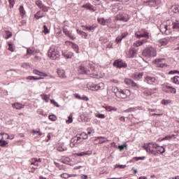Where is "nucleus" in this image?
Masks as SVG:
<instances>
[{
    "label": "nucleus",
    "instance_id": "f257e3e1",
    "mask_svg": "<svg viewBox=\"0 0 179 179\" xmlns=\"http://www.w3.org/2000/svg\"><path fill=\"white\" fill-rule=\"evenodd\" d=\"M143 148L148 153L154 155V156H156L157 153H164V152H166V149H164L163 146H159L157 143L155 142L144 144Z\"/></svg>",
    "mask_w": 179,
    "mask_h": 179
},
{
    "label": "nucleus",
    "instance_id": "f03ea898",
    "mask_svg": "<svg viewBox=\"0 0 179 179\" xmlns=\"http://www.w3.org/2000/svg\"><path fill=\"white\" fill-rule=\"evenodd\" d=\"M87 66L90 69H87V68H86L85 64L81 65L78 68L79 73H80L81 75H90L91 78H97L99 75L96 73L94 66H93V65L91 64H88Z\"/></svg>",
    "mask_w": 179,
    "mask_h": 179
},
{
    "label": "nucleus",
    "instance_id": "7ed1b4c3",
    "mask_svg": "<svg viewBox=\"0 0 179 179\" xmlns=\"http://www.w3.org/2000/svg\"><path fill=\"white\" fill-rule=\"evenodd\" d=\"M114 93L117 99H128L131 96V91L128 89H118L114 90Z\"/></svg>",
    "mask_w": 179,
    "mask_h": 179
},
{
    "label": "nucleus",
    "instance_id": "20e7f679",
    "mask_svg": "<svg viewBox=\"0 0 179 179\" xmlns=\"http://www.w3.org/2000/svg\"><path fill=\"white\" fill-rule=\"evenodd\" d=\"M156 55H157L156 48L152 46L148 47L143 50V56L145 57V58H154Z\"/></svg>",
    "mask_w": 179,
    "mask_h": 179
},
{
    "label": "nucleus",
    "instance_id": "39448f33",
    "mask_svg": "<svg viewBox=\"0 0 179 179\" xmlns=\"http://www.w3.org/2000/svg\"><path fill=\"white\" fill-rule=\"evenodd\" d=\"M160 31L166 36L171 33V21L170 20H166V22L160 25Z\"/></svg>",
    "mask_w": 179,
    "mask_h": 179
},
{
    "label": "nucleus",
    "instance_id": "423d86ee",
    "mask_svg": "<svg viewBox=\"0 0 179 179\" xmlns=\"http://www.w3.org/2000/svg\"><path fill=\"white\" fill-rule=\"evenodd\" d=\"M135 36L136 38H145V40H149L150 38V34L146 29H141L135 33Z\"/></svg>",
    "mask_w": 179,
    "mask_h": 179
},
{
    "label": "nucleus",
    "instance_id": "0eeeda50",
    "mask_svg": "<svg viewBox=\"0 0 179 179\" xmlns=\"http://www.w3.org/2000/svg\"><path fill=\"white\" fill-rule=\"evenodd\" d=\"M48 55L52 59H58L59 58V52L57 48L51 47L48 52Z\"/></svg>",
    "mask_w": 179,
    "mask_h": 179
},
{
    "label": "nucleus",
    "instance_id": "6e6552de",
    "mask_svg": "<svg viewBox=\"0 0 179 179\" xmlns=\"http://www.w3.org/2000/svg\"><path fill=\"white\" fill-rule=\"evenodd\" d=\"M116 19L121 22H128L129 20V15L125 11H120L119 14L117 15Z\"/></svg>",
    "mask_w": 179,
    "mask_h": 179
},
{
    "label": "nucleus",
    "instance_id": "1a4fd4ad",
    "mask_svg": "<svg viewBox=\"0 0 179 179\" xmlns=\"http://www.w3.org/2000/svg\"><path fill=\"white\" fill-rule=\"evenodd\" d=\"M162 92H164V93H168L169 94H176L177 90H176V88L169 85H166L164 84L162 85Z\"/></svg>",
    "mask_w": 179,
    "mask_h": 179
},
{
    "label": "nucleus",
    "instance_id": "9d476101",
    "mask_svg": "<svg viewBox=\"0 0 179 179\" xmlns=\"http://www.w3.org/2000/svg\"><path fill=\"white\" fill-rule=\"evenodd\" d=\"M90 90H92V92H96L97 90H101L103 89H104V83H100L97 85L96 84H92L90 86Z\"/></svg>",
    "mask_w": 179,
    "mask_h": 179
},
{
    "label": "nucleus",
    "instance_id": "9b49d317",
    "mask_svg": "<svg viewBox=\"0 0 179 179\" xmlns=\"http://www.w3.org/2000/svg\"><path fill=\"white\" fill-rule=\"evenodd\" d=\"M35 3L36 6H38L39 9H41L43 12H48V9H50V7L44 6V3H43V1H41V0H36Z\"/></svg>",
    "mask_w": 179,
    "mask_h": 179
},
{
    "label": "nucleus",
    "instance_id": "f8f14e48",
    "mask_svg": "<svg viewBox=\"0 0 179 179\" xmlns=\"http://www.w3.org/2000/svg\"><path fill=\"white\" fill-rule=\"evenodd\" d=\"M113 66H116V68L119 69L127 68V63L122 59H117L114 62Z\"/></svg>",
    "mask_w": 179,
    "mask_h": 179
},
{
    "label": "nucleus",
    "instance_id": "ddd939ff",
    "mask_svg": "<svg viewBox=\"0 0 179 179\" xmlns=\"http://www.w3.org/2000/svg\"><path fill=\"white\" fill-rule=\"evenodd\" d=\"M164 59H156L154 61V64L156 65L157 68H164L166 66V64H164Z\"/></svg>",
    "mask_w": 179,
    "mask_h": 179
},
{
    "label": "nucleus",
    "instance_id": "4468645a",
    "mask_svg": "<svg viewBox=\"0 0 179 179\" xmlns=\"http://www.w3.org/2000/svg\"><path fill=\"white\" fill-rule=\"evenodd\" d=\"M145 82L148 85H157V80L155 77L147 76Z\"/></svg>",
    "mask_w": 179,
    "mask_h": 179
},
{
    "label": "nucleus",
    "instance_id": "2eb2a0df",
    "mask_svg": "<svg viewBox=\"0 0 179 179\" xmlns=\"http://www.w3.org/2000/svg\"><path fill=\"white\" fill-rule=\"evenodd\" d=\"M82 141L80 140L79 137L76 136V137H73L71 138L70 141V148H75L76 145L78 143H80Z\"/></svg>",
    "mask_w": 179,
    "mask_h": 179
},
{
    "label": "nucleus",
    "instance_id": "dca6fc26",
    "mask_svg": "<svg viewBox=\"0 0 179 179\" xmlns=\"http://www.w3.org/2000/svg\"><path fill=\"white\" fill-rule=\"evenodd\" d=\"M83 8L87 9V10H90V12H96V7L91 5L90 3H87L83 6Z\"/></svg>",
    "mask_w": 179,
    "mask_h": 179
},
{
    "label": "nucleus",
    "instance_id": "f3484780",
    "mask_svg": "<svg viewBox=\"0 0 179 179\" xmlns=\"http://www.w3.org/2000/svg\"><path fill=\"white\" fill-rule=\"evenodd\" d=\"M127 58H134L135 55H136V50H134L133 48H130L127 52H126Z\"/></svg>",
    "mask_w": 179,
    "mask_h": 179
},
{
    "label": "nucleus",
    "instance_id": "a211bd4d",
    "mask_svg": "<svg viewBox=\"0 0 179 179\" xmlns=\"http://www.w3.org/2000/svg\"><path fill=\"white\" fill-rule=\"evenodd\" d=\"M148 43L147 39H142L141 41H136L134 43L133 45L134 47H141V45H143V44H146Z\"/></svg>",
    "mask_w": 179,
    "mask_h": 179
},
{
    "label": "nucleus",
    "instance_id": "6ab92c4d",
    "mask_svg": "<svg viewBox=\"0 0 179 179\" xmlns=\"http://www.w3.org/2000/svg\"><path fill=\"white\" fill-rule=\"evenodd\" d=\"M169 44V41L166 38H162L158 41V45L159 47H163V45H167Z\"/></svg>",
    "mask_w": 179,
    "mask_h": 179
},
{
    "label": "nucleus",
    "instance_id": "aec40b11",
    "mask_svg": "<svg viewBox=\"0 0 179 179\" xmlns=\"http://www.w3.org/2000/svg\"><path fill=\"white\" fill-rule=\"evenodd\" d=\"M154 93L153 90L146 89L143 91V94L145 96V97H148V96H152Z\"/></svg>",
    "mask_w": 179,
    "mask_h": 179
},
{
    "label": "nucleus",
    "instance_id": "412c9836",
    "mask_svg": "<svg viewBox=\"0 0 179 179\" xmlns=\"http://www.w3.org/2000/svg\"><path fill=\"white\" fill-rule=\"evenodd\" d=\"M111 23H113L111 18L105 20V26H108V27H110V29H114L115 27L111 24Z\"/></svg>",
    "mask_w": 179,
    "mask_h": 179
},
{
    "label": "nucleus",
    "instance_id": "4be33fe9",
    "mask_svg": "<svg viewBox=\"0 0 179 179\" xmlns=\"http://www.w3.org/2000/svg\"><path fill=\"white\" fill-rule=\"evenodd\" d=\"M33 73H34V75H38V76H44L45 78H47V76H48V74H47L45 73H43V72L36 70V69H34L33 71Z\"/></svg>",
    "mask_w": 179,
    "mask_h": 179
},
{
    "label": "nucleus",
    "instance_id": "5701e85b",
    "mask_svg": "<svg viewBox=\"0 0 179 179\" xmlns=\"http://www.w3.org/2000/svg\"><path fill=\"white\" fill-rule=\"evenodd\" d=\"M76 99H78V100H83L84 101H89V98L86 96H80L79 94H74Z\"/></svg>",
    "mask_w": 179,
    "mask_h": 179
},
{
    "label": "nucleus",
    "instance_id": "b1692460",
    "mask_svg": "<svg viewBox=\"0 0 179 179\" xmlns=\"http://www.w3.org/2000/svg\"><path fill=\"white\" fill-rule=\"evenodd\" d=\"M57 74L59 75V78L62 79H65L66 78V75H65V71L62 69H57Z\"/></svg>",
    "mask_w": 179,
    "mask_h": 179
},
{
    "label": "nucleus",
    "instance_id": "393cba45",
    "mask_svg": "<svg viewBox=\"0 0 179 179\" xmlns=\"http://www.w3.org/2000/svg\"><path fill=\"white\" fill-rule=\"evenodd\" d=\"M35 19L38 20V19H41L42 17H44V13H42L41 10H38L35 15H34Z\"/></svg>",
    "mask_w": 179,
    "mask_h": 179
},
{
    "label": "nucleus",
    "instance_id": "a878e982",
    "mask_svg": "<svg viewBox=\"0 0 179 179\" xmlns=\"http://www.w3.org/2000/svg\"><path fill=\"white\" fill-rule=\"evenodd\" d=\"M0 146L1 148H8V146H9L8 143L3 140V137H1V140H0Z\"/></svg>",
    "mask_w": 179,
    "mask_h": 179
},
{
    "label": "nucleus",
    "instance_id": "bb28decb",
    "mask_svg": "<svg viewBox=\"0 0 179 179\" xmlns=\"http://www.w3.org/2000/svg\"><path fill=\"white\" fill-rule=\"evenodd\" d=\"M143 76V73H135L133 75V79L135 80H139L140 79H142Z\"/></svg>",
    "mask_w": 179,
    "mask_h": 179
},
{
    "label": "nucleus",
    "instance_id": "cd10ccee",
    "mask_svg": "<svg viewBox=\"0 0 179 179\" xmlns=\"http://www.w3.org/2000/svg\"><path fill=\"white\" fill-rule=\"evenodd\" d=\"M98 139H103V141L101 140L99 141V144L106 143V142H108V140L106 138V137H103V136L95 137V141H98Z\"/></svg>",
    "mask_w": 179,
    "mask_h": 179
},
{
    "label": "nucleus",
    "instance_id": "c85d7f7f",
    "mask_svg": "<svg viewBox=\"0 0 179 179\" xmlns=\"http://www.w3.org/2000/svg\"><path fill=\"white\" fill-rule=\"evenodd\" d=\"M150 111L151 113H152L151 114L152 117H155V115H159V116L163 115V113L157 112V109H150Z\"/></svg>",
    "mask_w": 179,
    "mask_h": 179
},
{
    "label": "nucleus",
    "instance_id": "c756f323",
    "mask_svg": "<svg viewBox=\"0 0 179 179\" xmlns=\"http://www.w3.org/2000/svg\"><path fill=\"white\" fill-rule=\"evenodd\" d=\"M26 79L27 80H41V79H43V78H41V77L37 78L36 76H29L27 77Z\"/></svg>",
    "mask_w": 179,
    "mask_h": 179
},
{
    "label": "nucleus",
    "instance_id": "7c9ffc66",
    "mask_svg": "<svg viewBox=\"0 0 179 179\" xmlns=\"http://www.w3.org/2000/svg\"><path fill=\"white\" fill-rule=\"evenodd\" d=\"M69 45L70 47H71V48H73V50H75V51H76V52H78V45H76V44H75V43H72V42H71V41H69Z\"/></svg>",
    "mask_w": 179,
    "mask_h": 179
},
{
    "label": "nucleus",
    "instance_id": "2f4dec72",
    "mask_svg": "<svg viewBox=\"0 0 179 179\" xmlns=\"http://www.w3.org/2000/svg\"><path fill=\"white\" fill-rule=\"evenodd\" d=\"M78 139H87V134L83 132L80 134H78Z\"/></svg>",
    "mask_w": 179,
    "mask_h": 179
},
{
    "label": "nucleus",
    "instance_id": "473e14b6",
    "mask_svg": "<svg viewBox=\"0 0 179 179\" xmlns=\"http://www.w3.org/2000/svg\"><path fill=\"white\" fill-rule=\"evenodd\" d=\"M94 134V129L93 127H89L87 129V134L90 135V136H93Z\"/></svg>",
    "mask_w": 179,
    "mask_h": 179
},
{
    "label": "nucleus",
    "instance_id": "72a5a7b5",
    "mask_svg": "<svg viewBox=\"0 0 179 179\" xmlns=\"http://www.w3.org/2000/svg\"><path fill=\"white\" fill-rule=\"evenodd\" d=\"M118 10H120V6L118 5V3L115 4L112 6V12H113V13L118 12Z\"/></svg>",
    "mask_w": 179,
    "mask_h": 179
},
{
    "label": "nucleus",
    "instance_id": "f704fd0d",
    "mask_svg": "<svg viewBox=\"0 0 179 179\" xmlns=\"http://www.w3.org/2000/svg\"><path fill=\"white\" fill-rule=\"evenodd\" d=\"M125 37H127V35H124V34H122L121 36H118L117 38H116V43L117 44H120V43H121V41H122V38H125Z\"/></svg>",
    "mask_w": 179,
    "mask_h": 179
},
{
    "label": "nucleus",
    "instance_id": "c9c22d12",
    "mask_svg": "<svg viewBox=\"0 0 179 179\" xmlns=\"http://www.w3.org/2000/svg\"><path fill=\"white\" fill-rule=\"evenodd\" d=\"M97 20L100 24L106 26V19H104V17L98 18Z\"/></svg>",
    "mask_w": 179,
    "mask_h": 179
},
{
    "label": "nucleus",
    "instance_id": "e433bc0d",
    "mask_svg": "<svg viewBox=\"0 0 179 179\" xmlns=\"http://www.w3.org/2000/svg\"><path fill=\"white\" fill-rule=\"evenodd\" d=\"M141 108L139 106L136 107V108H129L126 110V113H132L134 111H136V110H140Z\"/></svg>",
    "mask_w": 179,
    "mask_h": 179
},
{
    "label": "nucleus",
    "instance_id": "4c0bfd02",
    "mask_svg": "<svg viewBox=\"0 0 179 179\" xmlns=\"http://www.w3.org/2000/svg\"><path fill=\"white\" fill-rule=\"evenodd\" d=\"M19 10H20V13L21 16L26 15V10H24V7H23V6H20Z\"/></svg>",
    "mask_w": 179,
    "mask_h": 179
},
{
    "label": "nucleus",
    "instance_id": "58836bf2",
    "mask_svg": "<svg viewBox=\"0 0 179 179\" xmlns=\"http://www.w3.org/2000/svg\"><path fill=\"white\" fill-rule=\"evenodd\" d=\"M147 3H148L150 6H156V0H148Z\"/></svg>",
    "mask_w": 179,
    "mask_h": 179
},
{
    "label": "nucleus",
    "instance_id": "ea45409f",
    "mask_svg": "<svg viewBox=\"0 0 179 179\" xmlns=\"http://www.w3.org/2000/svg\"><path fill=\"white\" fill-rule=\"evenodd\" d=\"M173 83H175V85H179V76H175L172 78Z\"/></svg>",
    "mask_w": 179,
    "mask_h": 179
},
{
    "label": "nucleus",
    "instance_id": "a19ab883",
    "mask_svg": "<svg viewBox=\"0 0 179 179\" xmlns=\"http://www.w3.org/2000/svg\"><path fill=\"white\" fill-rule=\"evenodd\" d=\"M173 24V29H179V22L178 20H176V22H172Z\"/></svg>",
    "mask_w": 179,
    "mask_h": 179
},
{
    "label": "nucleus",
    "instance_id": "79ce46f5",
    "mask_svg": "<svg viewBox=\"0 0 179 179\" xmlns=\"http://www.w3.org/2000/svg\"><path fill=\"white\" fill-rule=\"evenodd\" d=\"M78 34H80V36H82L83 37H85V38L87 37V34H86L85 31H80L77 29Z\"/></svg>",
    "mask_w": 179,
    "mask_h": 179
},
{
    "label": "nucleus",
    "instance_id": "37998d69",
    "mask_svg": "<svg viewBox=\"0 0 179 179\" xmlns=\"http://www.w3.org/2000/svg\"><path fill=\"white\" fill-rule=\"evenodd\" d=\"M13 108H16V110H21L22 104L15 103L13 104Z\"/></svg>",
    "mask_w": 179,
    "mask_h": 179
},
{
    "label": "nucleus",
    "instance_id": "c03bdc74",
    "mask_svg": "<svg viewBox=\"0 0 179 179\" xmlns=\"http://www.w3.org/2000/svg\"><path fill=\"white\" fill-rule=\"evenodd\" d=\"M76 156H85L86 155H90V153H89V151H86V152H78L76 154Z\"/></svg>",
    "mask_w": 179,
    "mask_h": 179
},
{
    "label": "nucleus",
    "instance_id": "a18cd8bd",
    "mask_svg": "<svg viewBox=\"0 0 179 179\" xmlns=\"http://www.w3.org/2000/svg\"><path fill=\"white\" fill-rule=\"evenodd\" d=\"M95 117H96V118H101V120H104V118H106V115L99 113V114H95Z\"/></svg>",
    "mask_w": 179,
    "mask_h": 179
},
{
    "label": "nucleus",
    "instance_id": "49530a36",
    "mask_svg": "<svg viewBox=\"0 0 179 179\" xmlns=\"http://www.w3.org/2000/svg\"><path fill=\"white\" fill-rule=\"evenodd\" d=\"M171 103V101L170 99H163L162 101V103L164 104V106H167V104H170Z\"/></svg>",
    "mask_w": 179,
    "mask_h": 179
},
{
    "label": "nucleus",
    "instance_id": "de8ad7c7",
    "mask_svg": "<svg viewBox=\"0 0 179 179\" xmlns=\"http://www.w3.org/2000/svg\"><path fill=\"white\" fill-rule=\"evenodd\" d=\"M42 99H43V100H45V101H46V103H48V101H50V97H48V96H47V94L42 95Z\"/></svg>",
    "mask_w": 179,
    "mask_h": 179
},
{
    "label": "nucleus",
    "instance_id": "09e8293b",
    "mask_svg": "<svg viewBox=\"0 0 179 179\" xmlns=\"http://www.w3.org/2000/svg\"><path fill=\"white\" fill-rule=\"evenodd\" d=\"M43 33H44L45 34H48V33H50V31L48 30V27H47V25L43 26Z\"/></svg>",
    "mask_w": 179,
    "mask_h": 179
},
{
    "label": "nucleus",
    "instance_id": "8fccbe9b",
    "mask_svg": "<svg viewBox=\"0 0 179 179\" xmlns=\"http://www.w3.org/2000/svg\"><path fill=\"white\" fill-rule=\"evenodd\" d=\"M73 115H72V113H71L68 117V122H69V124H71V122H73Z\"/></svg>",
    "mask_w": 179,
    "mask_h": 179
},
{
    "label": "nucleus",
    "instance_id": "3c124183",
    "mask_svg": "<svg viewBox=\"0 0 179 179\" xmlns=\"http://www.w3.org/2000/svg\"><path fill=\"white\" fill-rule=\"evenodd\" d=\"M96 27H97L96 25L88 26V31H94Z\"/></svg>",
    "mask_w": 179,
    "mask_h": 179
},
{
    "label": "nucleus",
    "instance_id": "603ef678",
    "mask_svg": "<svg viewBox=\"0 0 179 179\" xmlns=\"http://www.w3.org/2000/svg\"><path fill=\"white\" fill-rule=\"evenodd\" d=\"M173 136H174V135L166 136L164 138H162V141H170V139H172Z\"/></svg>",
    "mask_w": 179,
    "mask_h": 179
},
{
    "label": "nucleus",
    "instance_id": "864d4df0",
    "mask_svg": "<svg viewBox=\"0 0 179 179\" xmlns=\"http://www.w3.org/2000/svg\"><path fill=\"white\" fill-rule=\"evenodd\" d=\"M5 33L6 34V39L10 38V37H12V32L9 31H6Z\"/></svg>",
    "mask_w": 179,
    "mask_h": 179
},
{
    "label": "nucleus",
    "instance_id": "5fc2aeb1",
    "mask_svg": "<svg viewBox=\"0 0 179 179\" xmlns=\"http://www.w3.org/2000/svg\"><path fill=\"white\" fill-rule=\"evenodd\" d=\"M124 83L127 85H129L132 83V80H131L129 78H125Z\"/></svg>",
    "mask_w": 179,
    "mask_h": 179
},
{
    "label": "nucleus",
    "instance_id": "6e6d98bb",
    "mask_svg": "<svg viewBox=\"0 0 179 179\" xmlns=\"http://www.w3.org/2000/svg\"><path fill=\"white\" fill-rule=\"evenodd\" d=\"M127 145L126 143H124L122 145H119L117 148H118V149H120V150H124V148L127 149Z\"/></svg>",
    "mask_w": 179,
    "mask_h": 179
},
{
    "label": "nucleus",
    "instance_id": "4d7b16f0",
    "mask_svg": "<svg viewBox=\"0 0 179 179\" xmlns=\"http://www.w3.org/2000/svg\"><path fill=\"white\" fill-rule=\"evenodd\" d=\"M49 120H50L51 121H56L57 117H55V115H50Z\"/></svg>",
    "mask_w": 179,
    "mask_h": 179
},
{
    "label": "nucleus",
    "instance_id": "13d9d810",
    "mask_svg": "<svg viewBox=\"0 0 179 179\" xmlns=\"http://www.w3.org/2000/svg\"><path fill=\"white\" fill-rule=\"evenodd\" d=\"M8 50L9 51H11V52H13V51H15V49L13 48V45H12V43H8Z\"/></svg>",
    "mask_w": 179,
    "mask_h": 179
},
{
    "label": "nucleus",
    "instance_id": "bf43d9fd",
    "mask_svg": "<svg viewBox=\"0 0 179 179\" xmlns=\"http://www.w3.org/2000/svg\"><path fill=\"white\" fill-rule=\"evenodd\" d=\"M133 160L138 162V160H145V157H134Z\"/></svg>",
    "mask_w": 179,
    "mask_h": 179
},
{
    "label": "nucleus",
    "instance_id": "052dcab7",
    "mask_svg": "<svg viewBox=\"0 0 179 179\" xmlns=\"http://www.w3.org/2000/svg\"><path fill=\"white\" fill-rule=\"evenodd\" d=\"M103 108H105V110H106V111H111V110H113V106H103Z\"/></svg>",
    "mask_w": 179,
    "mask_h": 179
},
{
    "label": "nucleus",
    "instance_id": "680f3d73",
    "mask_svg": "<svg viewBox=\"0 0 179 179\" xmlns=\"http://www.w3.org/2000/svg\"><path fill=\"white\" fill-rule=\"evenodd\" d=\"M8 3L10 4V8H13L15 6V0H8Z\"/></svg>",
    "mask_w": 179,
    "mask_h": 179
},
{
    "label": "nucleus",
    "instance_id": "e2e57ef3",
    "mask_svg": "<svg viewBox=\"0 0 179 179\" xmlns=\"http://www.w3.org/2000/svg\"><path fill=\"white\" fill-rule=\"evenodd\" d=\"M63 32L66 36H68V27L64 26L63 27Z\"/></svg>",
    "mask_w": 179,
    "mask_h": 179
},
{
    "label": "nucleus",
    "instance_id": "0e129e2a",
    "mask_svg": "<svg viewBox=\"0 0 179 179\" xmlns=\"http://www.w3.org/2000/svg\"><path fill=\"white\" fill-rule=\"evenodd\" d=\"M60 177H62V178L68 179V173H64L60 175Z\"/></svg>",
    "mask_w": 179,
    "mask_h": 179
},
{
    "label": "nucleus",
    "instance_id": "69168bd1",
    "mask_svg": "<svg viewBox=\"0 0 179 179\" xmlns=\"http://www.w3.org/2000/svg\"><path fill=\"white\" fill-rule=\"evenodd\" d=\"M50 101L52 104H54V106H55V107H59L58 103H57V101H55L54 99L50 100Z\"/></svg>",
    "mask_w": 179,
    "mask_h": 179
},
{
    "label": "nucleus",
    "instance_id": "338daca9",
    "mask_svg": "<svg viewBox=\"0 0 179 179\" xmlns=\"http://www.w3.org/2000/svg\"><path fill=\"white\" fill-rule=\"evenodd\" d=\"M68 36L69 37V38H71V40H75V36H73V35L72 34V33L71 32H68Z\"/></svg>",
    "mask_w": 179,
    "mask_h": 179
},
{
    "label": "nucleus",
    "instance_id": "774afa93",
    "mask_svg": "<svg viewBox=\"0 0 179 179\" xmlns=\"http://www.w3.org/2000/svg\"><path fill=\"white\" fill-rule=\"evenodd\" d=\"M33 52H34V51L31 49H27V54H28V55H33Z\"/></svg>",
    "mask_w": 179,
    "mask_h": 179
}]
</instances>
